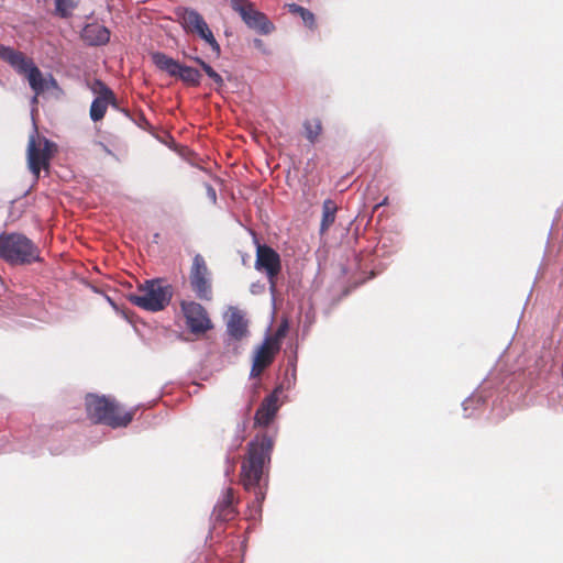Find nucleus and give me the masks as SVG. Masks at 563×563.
Masks as SVG:
<instances>
[{"label":"nucleus","mask_w":563,"mask_h":563,"mask_svg":"<svg viewBox=\"0 0 563 563\" xmlns=\"http://www.w3.org/2000/svg\"><path fill=\"white\" fill-rule=\"evenodd\" d=\"M77 0H55L56 12L62 18L70 15L73 9L76 8Z\"/></svg>","instance_id":"obj_22"},{"label":"nucleus","mask_w":563,"mask_h":563,"mask_svg":"<svg viewBox=\"0 0 563 563\" xmlns=\"http://www.w3.org/2000/svg\"><path fill=\"white\" fill-rule=\"evenodd\" d=\"M287 330H288V323L287 322H283L278 327V329L276 330L274 336L271 338L273 340V342H274L275 350H279V342L286 335Z\"/></svg>","instance_id":"obj_24"},{"label":"nucleus","mask_w":563,"mask_h":563,"mask_svg":"<svg viewBox=\"0 0 563 563\" xmlns=\"http://www.w3.org/2000/svg\"><path fill=\"white\" fill-rule=\"evenodd\" d=\"M224 320L227 333L225 346L227 349H232L234 353H239L238 343L250 334L249 321L245 313L236 307H229L224 314Z\"/></svg>","instance_id":"obj_8"},{"label":"nucleus","mask_w":563,"mask_h":563,"mask_svg":"<svg viewBox=\"0 0 563 563\" xmlns=\"http://www.w3.org/2000/svg\"><path fill=\"white\" fill-rule=\"evenodd\" d=\"M278 350H275L273 340L268 336L264 342L255 350L253 357V364L251 368V377H257L261 373L273 362L274 354Z\"/></svg>","instance_id":"obj_15"},{"label":"nucleus","mask_w":563,"mask_h":563,"mask_svg":"<svg viewBox=\"0 0 563 563\" xmlns=\"http://www.w3.org/2000/svg\"><path fill=\"white\" fill-rule=\"evenodd\" d=\"M255 267L258 271H265L271 289L275 288L274 278L280 271V257L278 253L267 245H257Z\"/></svg>","instance_id":"obj_13"},{"label":"nucleus","mask_w":563,"mask_h":563,"mask_svg":"<svg viewBox=\"0 0 563 563\" xmlns=\"http://www.w3.org/2000/svg\"><path fill=\"white\" fill-rule=\"evenodd\" d=\"M154 65L172 77H176L189 86H199L201 74L198 69L180 64L164 53L155 52L151 55Z\"/></svg>","instance_id":"obj_7"},{"label":"nucleus","mask_w":563,"mask_h":563,"mask_svg":"<svg viewBox=\"0 0 563 563\" xmlns=\"http://www.w3.org/2000/svg\"><path fill=\"white\" fill-rule=\"evenodd\" d=\"M180 308L186 320V324L192 334H205L213 328V323L209 318L207 310L200 303L183 300L180 302Z\"/></svg>","instance_id":"obj_11"},{"label":"nucleus","mask_w":563,"mask_h":563,"mask_svg":"<svg viewBox=\"0 0 563 563\" xmlns=\"http://www.w3.org/2000/svg\"><path fill=\"white\" fill-rule=\"evenodd\" d=\"M338 207L332 199H325L322 203V219L320 223V233L324 234L334 223Z\"/></svg>","instance_id":"obj_19"},{"label":"nucleus","mask_w":563,"mask_h":563,"mask_svg":"<svg viewBox=\"0 0 563 563\" xmlns=\"http://www.w3.org/2000/svg\"><path fill=\"white\" fill-rule=\"evenodd\" d=\"M178 20L187 33H195L207 44L210 45L212 52L219 56L221 53L220 45L217 42L212 31L209 29L203 16L194 9H178L176 12Z\"/></svg>","instance_id":"obj_6"},{"label":"nucleus","mask_w":563,"mask_h":563,"mask_svg":"<svg viewBox=\"0 0 563 563\" xmlns=\"http://www.w3.org/2000/svg\"><path fill=\"white\" fill-rule=\"evenodd\" d=\"M201 68L206 75L217 85L218 88L224 86V80L208 63L201 62Z\"/></svg>","instance_id":"obj_23"},{"label":"nucleus","mask_w":563,"mask_h":563,"mask_svg":"<svg viewBox=\"0 0 563 563\" xmlns=\"http://www.w3.org/2000/svg\"><path fill=\"white\" fill-rule=\"evenodd\" d=\"M189 280L197 298L207 301L211 300L212 288L209 271L205 258L200 254H196L192 260Z\"/></svg>","instance_id":"obj_12"},{"label":"nucleus","mask_w":563,"mask_h":563,"mask_svg":"<svg viewBox=\"0 0 563 563\" xmlns=\"http://www.w3.org/2000/svg\"><path fill=\"white\" fill-rule=\"evenodd\" d=\"M36 134L37 130L34 128L27 144V165L35 179L38 178L41 168H45L48 165L52 148L55 146L53 142L45 137L38 140L37 144Z\"/></svg>","instance_id":"obj_10"},{"label":"nucleus","mask_w":563,"mask_h":563,"mask_svg":"<svg viewBox=\"0 0 563 563\" xmlns=\"http://www.w3.org/2000/svg\"><path fill=\"white\" fill-rule=\"evenodd\" d=\"M141 294H131L128 299L131 303L152 312L163 310L173 296L172 287L163 285L159 280H146L140 288Z\"/></svg>","instance_id":"obj_5"},{"label":"nucleus","mask_w":563,"mask_h":563,"mask_svg":"<svg viewBox=\"0 0 563 563\" xmlns=\"http://www.w3.org/2000/svg\"><path fill=\"white\" fill-rule=\"evenodd\" d=\"M254 44H255L256 47H261L263 45V41L256 38V40H254Z\"/></svg>","instance_id":"obj_28"},{"label":"nucleus","mask_w":563,"mask_h":563,"mask_svg":"<svg viewBox=\"0 0 563 563\" xmlns=\"http://www.w3.org/2000/svg\"><path fill=\"white\" fill-rule=\"evenodd\" d=\"M31 103L32 104H36L37 103V96H36V93L32 97Z\"/></svg>","instance_id":"obj_29"},{"label":"nucleus","mask_w":563,"mask_h":563,"mask_svg":"<svg viewBox=\"0 0 563 563\" xmlns=\"http://www.w3.org/2000/svg\"><path fill=\"white\" fill-rule=\"evenodd\" d=\"M86 408L92 420L112 428L126 427L133 418V412H122L115 399L106 396L88 395Z\"/></svg>","instance_id":"obj_4"},{"label":"nucleus","mask_w":563,"mask_h":563,"mask_svg":"<svg viewBox=\"0 0 563 563\" xmlns=\"http://www.w3.org/2000/svg\"><path fill=\"white\" fill-rule=\"evenodd\" d=\"M274 441L271 437L263 434L256 437L249 443V452L242 464V483L245 489H255V504L258 510L265 498L260 483L264 474V470L271 463V454Z\"/></svg>","instance_id":"obj_1"},{"label":"nucleus","mask_w":563,"mask_h":563,"mask_svg":"<svg viewBox=\"0 0 563 563\" xmlns=\"http://www.w3.org/2000/svg\"><path fill=\"white\" fill-rule=\"evenodd\" d=\"M387 205V198H385L378 206H385Z\"/></svg>","instance_id":"obj_30"},{"label":"nucleus","mask_w":563,"mask_h":563,"mask_svg":"<svg viewBox=\"0 0 563 563\" xmlns=\"http://www.w3.org/2000/svg\"><path fill=\"white\" fill-rule=\"evenodd\" d=\"M190 59H192L194 62H196L200 67H201V62H205L203 59H201L200 57L198 56H191Z\"/></svg>","instance_id":"obj_27"},{"label":"nucleus","mask_w":563,"mask_h":563,"mask_svg":"<svg viewBox=\"0 0 563 563\" xmlns=\"http://www.w3.org/2000/svg\"><path fill=\"white\" fill-rule=\"evenodd\" d=\"M0 59L8 63L19 75H24L36 96L58 87L56 79L51 74L43 76L31 58L11 46L0 44Z\"/></svg>","instance_id":"obj_2"},{"label":"nucleus","mask_w":563,"mask_h":563,"mask_svg":"<svg viewBox=\"0 0 563 563\" xmlns=\"http://www.w3.org/2000/svg\"><path fill=\"white\" fill-rule=\"evenodd\" d=\"M479 400H481V399H479V397H477V396H471V397L466 398V399L463 401L462 406H463V410H464V412H465V416H468V413H467L468 407H470L471 405H473L475 401H476V402H479Z\"/></svg>","instance_id":"obj_26"},{"label":"nucleus","mask_w":563,"mask_h":563,"mask_svg":"<svg viewBox=\"0 0 563 563\" xmlns=\"http://www.w3.org/2000/svg\"><path fill=\"white\" fill-rule=\"evenodd\" d=\"M0 258L11 265H30L41 261L38 247L24 234H0Z\"/></svg>","instance_id":"obj_3"},{"label":"nucleus","mask_w":563,"mask_h":563,"mask_svg":"<svg viewBox=\"0 0 563 563\" xmlns=\"http://www.w3.org/2000/svg\"><path fill=\"white\" fill-rule=\"evenodd\" d=\"M112 98V91L104 87L103 92L93 99L90 107V118L93 122H97L103 118L108 104Z\"/></svg>","instance_id":"obj_18"},{"label":"nucleus","mask_w":563,"mask_h":563,"mask_svg":"<svg viewBox=\"0 0 563 563\" xmlns=\"http://www.w3.org/2000/svg\"><path fill=\"white\" fill-rule=\"evenodd\" d=\"M207 197L210 201L216 205L217 203V192L216 189L210 184H205Z\"/></svg>","instance_id":"obj_25"},{"label":"nucleus","mask_w":563,"mask_h":563,"mask_svg":"<svg viewBox=\"0 0 563 563\" xmlns=\"http://www.w3.org/2000/svg\"><path fill=\"white\" fill-rule=\"evenodd\" d=\"M288 11L295 14H299V16L302 19L305 25L309 29L314 27V15L311 11L308 9L297 4V3H288L287 4Z\"/></svg>","instance_id":"obj_20"},{"label":"nucleus","mask_w":563,"mask_h":563,"mask_svg":"<svg viewBox=\"0 0 563 563\" xmlns=\"http://www.w3.org/2000/svg\"><path fill=\"white\" fill-rule=\"evenodd\" d=\"M303 128H305L306 137L312 143L317 140V137L321 133V122L318 119L307 120L303 123Z\"/></svg>","instance_id":"obj_21"},{"label":"nucleus","mask_w":563,"mask_h":563,"mask_svg":"<svg viewBox=\"0 0 563 563\" xmlns=\"http://www.w3.org/2000/svg\"><path fill=\"white\" fill-rule=\"evenodd\" d=\"M107 299H108L109 303H111L112 306H114V303H113V301L111 300V298H110V297H108Z\"/></svg>","instance_id":"obj_31"},{"label":"nucleus","mask_w":563,"mask_h":563,"mask_svg":"<svg viewBox=\"0 0 563 563\" xmlns=\"http://www.w3.org/2000/svg\"><path fill=\"white\" fill-rule=\"evenodd\" d=\"M82 40L91 46L104 45L110 40V31L98 23L87 24L81 31Z\"/></svg>","instance_id":"obj_16"},{"label":"nucleus","mask_w":563,"mask_h":563,"mask_svg":"<svg viewBox=\"0 0 563 563\" xmlns=\"http://www.w3.org/2000/svg\"><path fill=\"white\" fill-rule=\"evenodd\" d=\"M283 391V386L276 387L272 394L264 398L261 406L255 412L254 423L258 427H267L275 418L279 409V395Z\"/></svg>","instance_id":"obj_14"},{"label":"nucleus","mask_w":563,"mask_h":563,"mask_svg":"<svg viewBox=\"0 0 563 563\" xmlns=\"http://www.w3.org/2000/svg\"><path fill=\"white\" fill-rule=\"evenodd\" d=\"M231 8L239 13L243 22L260 34L267 35L273 32L274 24L267 16L255 9L249 0H230Z\"/></svg>","instance_id":"obj_9"},{"label":"nucleus","mask_w":563,"mask_h":563,"mask_svg":"<svg viewBox=\"0 0 563 563\" xmlns=\"http://www.w3.org/2000/svg\"><path fill=\"white\" fill-rule=\"evenodd\" d=\"M234 512L233 490L232 488L228 487L216 504L212 511V517L217 521H225L231 519L234 516Z\"/></svg>","instance_id":"obj_17"}]
</instances>
